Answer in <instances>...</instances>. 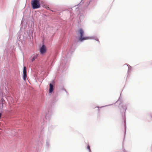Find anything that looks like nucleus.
<instances>
[{
    "label": "nucleus",
    "instance_id": "nucleus-1",
    "mask_svg": "<svg viewBox=\"0 0 152 152\" xmlns=\"http://www.w3.org/2000/svg\"><path fill=\"white\" fill-rule=\"evenodd\" d=\"M78 32L79 35L78 39V40L79 41L82 42L85 40L91 39V37L84 36V31L82 28H80L78 30Z\"/></svg>",
    "mask_w": 152,
    "mask_h": 152
},
{
    "label": "nucleus",
    "instance_id": "nucleus-2",
    "mask_svg": "<svg viewBox=\"0 0 152 152\" xmlns=\"http://www.w3.org/2000/svg\"><path fill=\"white\" fill-rule=\"evenodd\" d=\"M31 4L33 8L34 9L40 7L39 0H32L31 1Z\"/></svg>",
    "mask_w": 152,
    "mask_h": 152
},
{
    "label": "nucleus",
    "instance_id": "nucleus-3",
    "mask_svg": "<svg viewBox=\"0 0 152 152\" xmlns=\"http://www.w3.org/2000/svg\"><path fill=\"white\" fill-rule=\"evenodd\" d=\"M23 79L25 81H26V80L27 79L26 68V66H24L23 67Z\"/></svg>",
    "mask_w": 152,
    "mask_h": 152
},
{
    "label": "nucleus",
    "instance_id": "nucleus-4",
    "mask_svg": "<svg viewBox=\"0 0 152 152\" xmlns=\"http://www.w3.org/2000/svg\"><path fill=\"white\" fill-rule=\"evenodd\" d=\"M46 51V48L45 46L43 45L40 49V51L41 54H43Z\"/></svg>",
    "mask_w": 152,
    "mask_h": 152
},
{
    "label": "nucleus",
    "instance_id": "nucleus-5",
    "mask_svg": "<svg viewBox=\"0 0 152 152\" xmlns=\"http://www.w3.org/2000/svg\"><path fill=\"white\" fill-rule=\"evenodd\" d=\"M50 88L49 89V92L50 93H51L53 91V85L51 84L50 83L49 85Z\"/></svg>",
    "mask_w": 152,
    "mask_h": 152
},
{
    "label": "nucleus",
    "instance_id": "nucleus-6",
    "mask_svg": "<svg viewBox=\"0 0 152 152\" xmlns=\"http://www.w3.org/2000/svg\"><path fill=\"white\" fill-rule=\"evenodd\" d=\"M37 55H36L35 56H34L32 59V61H34L37 58Z\"/></svg>",
    "mask_w": 152,
    "mask_h": 152
},
{
    "label": "nucleus",
    "instance_id": "nucleus-7",
    "mask_svg": "<svg viewBox=\"0 0 152 152\" xmlns=\"http://www.w3.org/2000/svg\"><path fill=\"white\" fill-rule=\"evenodd\" d=\"M87 148L88 149L89 152H91V149H90V146L89 145H88V146Z\"/></svg>",
    "mask_w": 152,
    "mask_h": 152
},
{
    "label": "nucleus",
    "instance_id": "nucleus-8",
    "mask_svg": "<svg viewBox=\"0 0 152 152\" xmlns=\"http://www.w3.org/2000/svg\"><path fill=\"white\" fill-rule=\"evenodd\" d=\"M2 115V113L1 112H0V118H1Z\"/></svg>",
    "mask_w": 152,
    "mask_h": 152
},
{
    "label": "nucleus",
    "instance_id": "nucleus-9",
    "mask_svg": "<svg viewBox=\"0 0 152 152\" xmlns=\"http://www.w3.org/2000/svg\"><path fill=\"white\" fill-rule=\"evenodd\" d=\"M127 68L128 69V68H128V66H127Z\"/></svg>",
    "mask_w": 152,
    "mask_h": 152
},
{
    "label": "nucleus",
    "instance_id": "nucleus-10",
    "mask_svg": "<svg viewBox=\"0 0 152 152\" xmlns=\"http://www.w3.org/2000/svg\"><path fill=\"white\" fill-rule=\"evenodd\" d=\"M151 118H152V116H151Z\"/></svg>",
    "mask_w": 152,
    "mask_h": 152
}]
</instances>
